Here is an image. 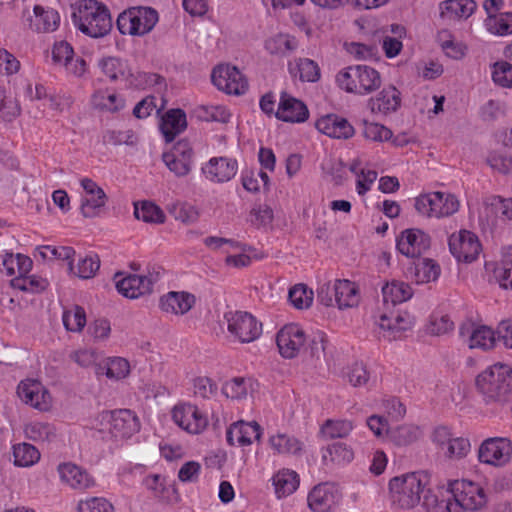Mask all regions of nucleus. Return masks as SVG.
Segmentation results:
<instances>
[{
	"instance_id": "nucleus-1",
	"label": "nucleus",
	"mask_w": 512,
	"mask_h": 512,
	"mask_svg": "<svg viewBox=\"0 0 512 512\" xmlns=\"http://www.w3.org/2000/svg\"><path fill=\"white\" fill-rule=\"evenodd\" d=\"M72 22L76 29L91 38L106 36L112 29L108 7L98 0H78L71 5Z\"/></svg>"
},
{
	"instance_id": "nucleus-2",
	"label": "nucleus",
	"mask_w": 512,
	"mask_h": 512,
	"mask_svg": "<svg viewBox=\"0 0 512 512\" xmlns=\"http://www.w3.org/2000/svg\"><path fill=\"white\" fill-rule=\"evenodd\" d=\"M475 385L486 404L503 405L512 399V368L495 363L477 375Z\"/></svg>"
},
{
	"instance_id": "nucleus-3",
	"label": "nucleus",
	"mask_w": 512,
	"mask_h": 512,
	"mask_svg": "<svg viewBox=\"0 0 512 512\" xmlns=\"http://www.w3.org/2000/svg\"><path fill=\"white\" fill-rule=\"evenodd\" d=\"M337 87L346 93L358 96L369 95L381 87L380 73L368 65H350L335 75Z\"/></svg>"
},
{
	"instance_id": "nucleus-4",
	"label": "nucleus",
	"mask_w": 512,
	"mask_h": 512,
	"mask_svg": "<svg viewBox=\"0 0 512 512\" xmlns=\"http://www.w3.org/2000/svg\"><path fill=\"white\" fill-rule=\"evenodd\" d=\"M430 483V474L418 471L392 478L389 490L394 504L401 508L415 507Z\"/></svg>"
},
{
	"instance_id": "nucleus-5",
	"label": "nucleus",
	"mask_w": 512,
	"mask_h": 512,
	"mask_svg": "<svg viewBox=\"0 0 512 512\" xmlns=\"http://www.w3.org/2000/svg\"><path fill=\"white\" fill-rule=\"evenodd\" d=\"M159 21L158 12L148 6H133L121 12L116 20L120 34L143 37L149 34Z\"/></svg>"
},
{
	"instance_id": "nucleus-6",
	"label": "nucleus",
	"mask_w": 512,
	"mask_h": 512,
	"mask_svg": "<svg viewBox=\"0 0 512 512\" xmlns=\"http://www.w3.org/2000/svg\"><path fill=\"white\" fill-rule=\"evenodd\" d=\"M450 489L452 498L446 502L447 512L476 511L487 502L484 489L470 480H456L450 484Z\"/></svg>"
},
{
	"instance_id": "nucleus-7",
	"label": "nucleus",
	"mask_w": 512,
	"mask_h": 512,
	"mask_svg": "<svg viewBox=\"0 0 512 512\" xmlns=\"http://www.w3.org/2000/svg\"><path fill=\"white\" fill-rule=\"evenodd\" d=\"M414 207L423 217L440 219L455 214L459 210L460 202L450 192L433 191L416 197Z\"/></svg>"
},
{
	"instance_id": "nucleus-8",
	"label": "nucleus",
	"mask_w": 512,
	"mask_h": 512,
	"mask_svg": "<svg viewBox=\"0 0 512 512\" xmlns=\"http://www.w3.org/2000/svg\"><path fill=\"white\" fill-rule=\"evenodd\" d=\"M102 430H107L115 440L132 437L140 430V421L136 414L128 409L101 413Z\"/></svg>"
},
{
	"instance_id": "nucleus-9",
	"label": "nucleus",
	"mask_w": 512,
	"mask_h": 512,
	"mask_svg": "<svg viewBox=\"0 0 512 512\" xmlns=\"http://www.w3.org/2000/svg\"><path fill=\"white\" fill-rule=\"evenodd\" d=\"M57 473L61 484L70 490L85 493L97 491L99 484L94 475L85 467L74 462L67 461L59 463Z\"/></svg>"
},
{
	"instance_id": "nucleus-10",
	"label": "nucleus",
	"mask_w": 512,
	"mask_h": 512,
	"mask_svg": "<svg viewBox=\"0 0 512 512\" xmlns=\"http://www.w3.org/2000/svg\"><path fill=\"white\" fill-rule=\"evenodd\" d=\"M512 458V441L507 437H490L478 448L480 463L492 467H504Z\"/></svg>"
},
{
	"instance_id": "nucleus-11",
	"label": "nucleus",
	"mask_w": 512,
	"mask_h": 512,
	"mask_svg": "<svg viewBox=\"0 0 512 512\" xmlns=\"http://www.w3.org/2000/svg\"><path fill=\"white\" fill-rule=\"evenodd\" d=\"M229 334L240 343H250L262 334V323L252 314L243 311L226 315Z\"/></svg>"
},
{
	"instance_id": "nucleus-12",
	"label": "nucleus",
	"mask_w": 512,
	"mask_h": 512,
	"mask_svg": "<svg viewBox=\"0 0 512 512\" xmlns=\"http://www.w3.org/2000/svg\"><path fill=\"white\" fill-rule=\"evenodd\" d=\"M307 336L298 324H287L276 334V345L285 359L296 358L304 350Z\"/></svg>"
},
{
	"instance_id": "nucleus-13",
	"label": "nucleus",
	"mask_w": 512,
	"mask_h": 512,
	"mask_svg": "<svg viewBox=\"0 0 512 512\" xmlns=\"http://www.w3.org/2000/svg\"><path fill=\"white\" fill-rule=\"evenodd\" d=\"M211 80L219 90L230 95H242L248 89L247 79L235 66H217L212 71Z\"/></svg>"
},
{
	"instance_id": "nucleus-14",
	"label": "nucleus",
	"mask_w": 512,
	"mask_h": 512,
	"mask_svg": "<svg viewBox=\"0 0 512 512\" xmlns=\"http://www.w3.org/2000/svg\"><path fill=\"white\" fill-rule=\"evenodd\" d=\"M448 244L451 254L457 261L465 263H471L476 260L481 251V244L478 237L467 230L453 233L449 237Z\"/></svg>"
},
{
	"instance_id": "nucleus-15",
	"label": "nucleus",
	"mask_w": 512,
	"mask_h": 512,
	"mask_svg": "<svg viewBox=\"0 0 512 512\" xmlns=\"http://www.w3.org/2000/svg\"><path fill=\"white\" fill-rule=\"evenodd\" d=\"M342 493L332 483H321L316 485L308 494L307 502L313 512H331L340 503Z\"/></svg>"
},
{
	"instance_id": "nucleus-16",
	"label": "nucleus",
	"mask_w": 512,
	"mask_h": 512,
	"mask_svg": "<svg viewBox=\"0 0 512 512\" xmlns=\"http://www.w3.org/2000/svg\"><path fill=\"white\" fill-rule=\"evenodd\" d=\"M17 395L23 403L37 410L48 411L51 407L49 391L37 380H22L17 386Z\"/></svg>"
},
{
	"instance_id": "nucleus-17",
	"label": "nucleus",
	"mask_w": 512,
	"mask_h": 512,
	"mask_svg": "<svg viewBox=\"0 0 512 512\" xmlns=\"http://www.w3.org/2000/svg\"><path fill=\"white\" fill-rule=\"evenodd\" d=\"M172 418L179 427L191 434L201 433L208 425L207 416L192 404L175 406Z\"/></svg>"
},
{
	"instance_id": "nucleus-18",
	"label": "nucleus",
	"mask_w": 512,
	"mask_h": 512,
	"mask_svg": "<svg viewBox=\"0 0 512 512\" xmlns=\"http://www.w3.org/2000/svg\"><path fill=\"white\" fill-rule=\"evenodd\" d=\"M193 155L190 142L182 139L174 145L171 152L163 155V161L171 172L178 177H182L190 172Z\"/></svg>"
},
{
	"instance_id": "nucleus-19",
	"label": "nucleus",
	"mask_w": 512,
	"mask_h": 512,
	"mask_svg": "<svg viewBox=\"0 0 512 512\" xmlns=\"http://www.w3.org/2000/svg\"><path fill=\"white\" fill-rule=\"evenodd\" d=\"M80 185L84 190L81 196V213L86 218H93L105 206L107 196L104 190L90 178H82Z\"/></svg>"
},
{
	"instance_id": "nucleus-20",
	"label": "nucleus",
	"mask_w": 512,
	"mask_h": 512,
	"mask_svg": "<svg viewBox=\"0 0 512 512\" xmlns=\"http://www.w3.org/2000/svg\"><path fill=\"white\" fill-rule=\"evenodd\" d=\"M204 177L216 184L226 183L232 180L238 171L236 159L221 156L212 157L201 168Z\"/></svg>"
},
{
	"instance_id": "nucleus-21",
	"label": "nucleus",
	"mask_w": 512,
	"mask_h": 512,
	"mask_svg": "<svg viewBox=\"0 0 512 512\" xmlns=\"http://www.w3.org/2000/svg\"><path fill=\"white\" fill-rule=\"evenodd\" d=\"M430 237L420 229H406L396 240L397 250L408 258L419 257L430 247Z\"/></svg>"
},
{
	"instance_id": "nucleus-22",
	"label": "nucleus",
	"mask_w": 512,
	"mask_h": 512,
	"mask_svg": "<svg viewBox=\"0 0 512 512\" xmlns=\"http://www.w3.org/2000/svg\"><path fill=\"white\" fill-rule=\"evenodd\" d=\"M159 279V273H149V275H128L116 281L117 291L126 298L136 299L142 295L150 293L153 284Z\"/></svg>"
},
{
	"instance_id": "nucleus-23",
	"label": "nucleus",
	"mask_w": 512,
	"mask_h": 512,
	"mask_svg": "<svg viewBox=\"0 0 512 512\" xmlns=\"http://www.w3.org/2000/svg\"><path fill=\"white\" fill-rule=\"evenodd\" d=\"M459 334L470 349L489 350L495 346L497 340H500L497 331L485 325L461 326Z\"/></svg>"
},
{
	"instance_id": "nucleus-24",
	"label": "nucleus",
	"mask_w": 512,
	"mask_h": 512,
	"mask_svg": "<svg viewBox=\"0 0 512 512\" xmlns=\"http://www.w3.org/2000/svg\"><path fill=\"white\" fill-rule=\"evenodd\" d=\"M262 429L256 421L245 422L243 420L232 423L226 431L227 443L231 446H249L255 440H259Z\"/></svg>"
},
{
	"instance_id": "nucleus-25",
	"label": "nucleus",
	"mask_w": 512,
	"mask_h": 512,
	"mask_svg": "<svg viewBox=\"0 0 512 512\" xmlns=\"http://www.w3.org/2000/svg\"><path fill=\"white\" fill-rule=\"evenodd\" d=\"M275 117L284 122L302 123L308 119L309 111L302 101L282 92Z\"/></svg>"
},
{
	"instance_id": "nucleus-26",
	"label": "nucleus",
	"mask_w": 512,
	"mask_h": 512,
	"mask_svg": "<svg viewBox=\"0 0 512 512\" xmlns=\"http://www.w3.org/2000/svg\"><path fill=\"white\" fill-rule=\"evenodd\" d=\"M196 298L186 291H170L160 298L159 305L163 312L184 315L195 305Z\"/></svg>"
},
{
	"instance_id": "nucleus-27",
	"label": "nucleus",
	"mask_w": 512,
	"mask_h": 512,
	"mask_svg": "<svg viewBox=\"0 0 512 512\" xmlns=\"http://www.w3.org/2000/svg\"><path fill=\"white\" fill-rule=\"evenodd\" d=\"M316 128L319 132L331 138L348 139L354 135L353 126L345 118L334 114L318 119Z\"/></svg>"
},
{
	"instance_id": "nucleus-28",
	"label": "nucleus",
	"mask_w": 512,
	"mask_h": 512,
	"mask_svg": "<svg viewBox=\"0 0 512 512\" xmlns=\"http://www.w3.org/2000/svg\"><path fill=\"white\" fill-rule=\"evenodd\" d=\"M400 103V92L394 86H388L368 100V107L373 114L388 115L395 112Z\"/></svg>"
},
{
	"instance_id": "nucleus-29",
	"label": "nucleus",
	"mask_w": 512,
	"mask_h": 512,
	"mask_svg": "<svg viewBox=\"0 0 512 512\" xmlns=\"http://www.w3.org/2000/svg\"><path fill=\"white\" fill-rule=\"evenodd\" d=\"M332 291L334 292L335 303L339 309L353 308L359 304L360 293L358 286L350 280H336Z\"/></svg>"
},
{
	"instance_id": "nucleus-30",
	"label": "nucleus",
	"mask_w": 512,
	"mask_h": 512,
	"mask_svg": "<svg viewBox=\"0 0 512 512\" xmlns=\"http://www.w3.org/2000/svg\"><path fill=\"white\" fill-rule=\"evenodd\" d=\"M34 15L30 18V27L36 32H53L60 25V15L50 7L35 5Z\"/></svg>"
},
{
	"instance_id": "nucleus-31",
	"label": "nucleus",
	"mask_w": 512,
	"mask_h": 512,
	"mask_svg": "<svg viewBox=\"0 0 512 512\" xmlns=\"http://www.w3.org/2000/svg\"><path fill=\"white\" fill-rule=\"evenodd\" d=\"M271 481L276 497L282 499L292 495L298 489L300 477L296 471L283 468L273 475Z\"/></svg>"
},
{
	"instance_id": "nucleus-32",
	"label": "nucleus",
	"mask_w": 512,
	"mask_h": 512,
	"mask_svg": "<svg viewBox=\"0 0 512 512\" xmlns=\"http://www.w3.org/2000/svg\"><path fill=\"white\" fill-rule=\"evenodd\" d=\"M476 7L473 0H445L439 5L440 16L448 21L466 19L474 13Z\"/></svg>"
},
{
	"instance_id": "nucleus-33",
	"label": "nucleus",
	"mask_w": 512,
	"mask_h": 512,
	"mask_svg": "<svg viewBox=\"0 0 512 512\" xmlns=\"http://www.w3.org/2000/svg\"><path fill=\"white\" fill-rule=\"evenodd\" d=\"M187 126L186 114L181 109L168 110L162 117L160 130L167 142H172L175 137L185 130Z\"/></svg>"
},
{
	"instance_id": "nucleus-34",
	"label": "nucleus",
	"mask_w": 512,
	"mask_h": 512,
	"mask_svg": "<svg viewBox=\"0 0 512 512\" xmlns=\"http://www.w3.org/2000/svg\"><path fill=\"white\" fill-rule=\"evenodd\" d=\"M378 324L382 330L387 332V337L390 340H395L399 338L404 331L411 328L412 321L407 314L397 312L388 315L384 313L379 317Z\"/></svg>"
},
{
	"instance_id": "nucleus-35",
	"label": "nucleus",
	"mask_w": 512,
	"mask_h": 512,
	"mask_svg": "<svg viewBox=\"0 0 512 512\" xmlns=\"http://www.w3.org/2000/svg\"><path fill=\"white\" fill-rule=\"evenodd\" d=\"M32 265L31 258L26 255L5 252L2 255V268H0V272L5 273L9 277L22 276L31 271Z\"/></svg>"
},
{
	"instance_id": "nucleus-36",
	"label": "nucleus",
	"mask_w": 512,
	"mask_h": 512,
	"mask_svg": "<svg viewBox=\"0 0 512 512\" xmlns=\"http://www.w3.org/2000/svg\"><path fill=\"white\" fill-rule=\"evenodd\" d=\"M98 67L112 82L119 80L125 81L129 72L127 62L114 56L103 57L100 59Z\"/></svg>"
},
{
	"instance_id": "nucleus-37",
	"label": "nucleus",
	"mask_w": 512,
	"mask_h": 512,
	"mask_svg": "<svg viewBox=\"0 0 512 512\" xmlns=\"http://www.w3.org/2000/svg\"><path fill=\"white\" fill-rule=\"evenodd\" d=\"M383 301L385 304L403 303L409 300L413 295L411 286L402 281H391L382 288Z\"/></svg>"
},
{
	"instance_id": "nucleus-38",
	"label": "nucleus",
	"mask_w": 512,
	"mask_h": 512,
	"mask_svg": "<svg viewBox=\"0 0 512 512\" xmlns=\"http://www.w3.org/2000/svg\"><path fill=\"white\" fill-rule=\"evenodd\" d=\"M289 72L294 77H299L302 82H317L320 79L318 64L308 58H299L289 64Z\"/></svg>"
},
{
	"instance_id": "nucleus-39",
	"label": "nucleus",
	"mask_w": 512,
	"mask_h": 512,
	"mask_svg": "<svg viewBox=\"0 0 512 512\" xmlns=\"http://www.w3.org/2000/svg\"><path fill=\"white\" fill-rule=\"evenodd\" d=\"M92 104L102 111L117 112L124 108L125 100L119 94L105 89L98 90L93 94Z\"/></svg>"
},
{
	"instance_id": "nucleus-40",
	"label": "nucleus",
	"mask_w": 512,
	"mask_h": 512,
	"mask_svg": "<svg viewBox=\"0 0 512 512\" xmlns=\"http://www.w3.org/2000/svg\"><path fill=\"white\" fill-rule=\"evenodd\" d=\"M269 443L277 453L288 455H299L304 446L299 439L284 433L271 436Z\"/></svg>"
},
{
	"instance_id": "nucleus-41",
	"label": "nucleus",
	"mask_w": 512,
	"mask_h": 512,
	"mask_svg": "<svg viewBox=\"0 0 512 512\" xmlns=\"http://www.w3.org/2000/svg\"><path fill=\"white\" fill-rule=\"evenodd\" d=\"M441 273V268L432 259H420L414 268V279L419 284L429 283L436 281Z\"/></svg>"
},
{
	"instance_id": "nucleus-42",
	"label": "nucleus",
	"mask_w": 512,
	"mask_h": 512,
	"mask_svg": "<svg viewBox=\"0 0 512 512\" xmlns=\"http://www.w3.org/2000/svg\"><path fill=\"white\" fill-rule=\"evenodd\" d=\"M47 279L38 275L24 274L11 279V286L23 292L39 293L48 287Z\"/></svg>"
},
{
	"instance_id": "nucleus-43",
	"label": "nucleus",
	"mask_w": 512,
	"mask_h": 512,
	"mask_svg": "<svg viewBox=\"0 0 512 512\" xmlns=\"http://www.w3.org/2000/svg\"><path fill=\"white\" fill-rule=\"evenodd\" d=\"M14 465L31 467L40 460V452L29 443H18L13 446Z\"/></svg>"
},
{
	"instance_id": "nucleus-44",
	"label": "nucleus",
	"mask_w": 512,
	"mask_h": 512,
	"mask_svg": "<svg viewBox=\"0 0 512 512\" xmlns=\"http://www.w3.org/2000/svg\"><path fill=\"white\" fill-rule=\"evenodd\" d=\"M488 32L496 36L512 35V12H502L485 19Z\"/></svg>"
},
{
	"instance_id": "nucleus-45",
	"label": "nucleus",
	"mask_w": 512,
	"mask_h": 512,
	"mask_svg": "<svg viewBox=\"0 0 512 512\" xmlns=\"http://www.w3.org/2000/svg\"><path fill=\"white\" fill-rule=\"evenodd\" d=\"M354 429V424L350 420H332L328 419L321 426L320 432L325 439L345 438Z\"/></svg>"
},
{
	"instance_id": "nucleus-46",
	"label": "nucleus",
	"mask_w": 512,
	"mask_h": 512,
	"mask_svg": "<svg viewBox=\"0 0 512 512\" xmlns=\"http://www.w3.org/2000/svg\"><path fill=\"white\" fill-rule=\"evenodd\" d=\"M421 434V429L418 426L403 424L390 430L389 438L398 446H407L417 441Z\"/></svg>"
},
{
	"instance_id": "nucleus-47",
	"label": "nucleus",
	"mask_w": 512,
	"mask_h": 512,
	"mask_svg": "<svg viewBox=\"0 0 512 512\" xmlns=\"http://www.w3.org/2000/svg\"><path fill=\"white\" fill-rule=\"evenodd\" d=\"M297 48V41L287 34H278L265 41V49L274 55H285Z\"/></svg>"
},
{
	"instance_id": "nucleus-48",
	"label": "nucleus",
	"mask_w": 512,
	"mask_h": 512,
	"mask_svg": "<svg viewBox=\"0 0 512 512\" xmlns=\"http://www.w3.org/2000/svg\"><path fill=\"white\" fill-rule=\"evenodd\" d=\"M134 215L137 219L147 223H163L165 221V214L162 209L156 204L143 201L140 204H135Z\"/></svg>"
},
{
	"instance_id": "nucleus-49",
	"label": "nucleus",
	"mask_w": 512,
	"mask_h": 512,
	"mask_svg": "<svg viewBox=\"0 0 512 512\" xmlns=\"http://www.w3.org/2000/svg\"><path fill=\"white\" fill-rule=\"evenodd\" d=\"M25 434L33 441H51L55 437V428L49 423L34 421L26 425Z\"/></svg>"
},
{
	"instance_id": "nucleus-50",
	"label": "nucleus",
	"mask_w": 512,
	"mask_h": 512,
	"mask_svg": "<svg viewBox=\"0 0 512 512\" xmlns=\"http://www.w3.org/2000/svg\"><path fill=\"white\" fill-rule=\"evenodd\" d=\"M62 320L68 331L80 332L86 324L85 310L80 306H74L63 312Z\"/></svg>"
},
{
	"instance_id": "nucleus-51",
	"label": "nucleus",
	"mask_w": 512,
	"mask_h": 512,
	"mask_svg": "<svg viewBox=\"0 0 512 512\" xmlns=\"http://www.w3.org/2000/svg\"><path fill=\"white\" fill-rule=\"evenodd\" d=\"M492 80L500 87L512 89V63L508 61L494 63Z\"/></svg>"
},
{
	"instance_id": "nucleus-52",
	"label": "nucleus",
	"mask_w": 512,
	"mask_h": 512,
	"mask_svg": "<svg viewBox=\"0 0 512 512\" xmlns=\"http://www.w3.org/2000/svg\"><path fill=\"white\" fill-rule=\"evenodd\" d=\"M130 373V364L123 357H110L106 361V376L109 379L121 380Z\"/></svg>"
},
{
	"instance_id": "nucleus-53",
	"label": "nucleus",
	"mask_w": 512,
	"mask_h": 512,
	"mask_svg": "<svg viewBox=\"0 0 512 512\" xmlns=\"http://www.w3.org/2000/svg\"><path fill=\"white\" fill-rule=\"evenodd\" d=\"M362 133L365 139L374 142H384L392 137V131L389 128L382 124L369 122L367 120L363 121Z\"/></svg>"
},
{
	"instance_id": "nucleus-54",
	"label": "nucleus",
	"mask_w": 512,
	"mask_h": 512,
	"mask_svg": "<svg viewBox=\"0 0 512 512\" xmlns=\"http://www.w3.org/2000/svg\"><path fill=\"white\" fill-rule=\"evenodd\" d=\"M470 451L471 443L468 438L454 436L443 451V454L449 459H462L465 458Z\"/></svg>"
},
{
	"instance_id": "nucleus-55",
	"label": "nucleus",
	"mask_w": 512,
	"mask_h": 512,
	"mask_svg": "<svg viewBox=\"0 0 512 512\" xmlns=\"http://www.w3.org/2000/svg\"><path fill=\"white\" fill-rule=\"evenodd\" d=\"M100 268V260L97 255H87L78 260L76 270L73 273L81 279L92 278Z\"/></svg>"
},
{
	"instance_id": "nucleus-56",
	"label": "nucleus",
	"mask_w": 512,
	"mask_h": 512,
	"mask_svg": "<svg viewBox=\"0 0 512 512\" xmlns=\"http://www.w3.org/2000/svg\"><path fill=\"white\" fill-rule=\"evenodd\" d=\"M497 279L501 288L512 290V246L503 252L502 268L497 272Z\"/></svg>"
},
{
	"instance_id": "nucleus-57",
	"label": "nucleus",
	"mask_w": 512,
	"mask_h": 512,
	"mask_svg": "<svg viewBox=\"0 0 512 512\" xmlns=\"http://www.w3.org/2000/svg\"><path fill=\"white\" fill-rule=\"evenodd\" d=\"M199 117L208 122L227 123L230 120L231 114L223 105H206L199 109Z\"/></svg>"
},
{
	"instance_id": "nucleus-58",
	"label": "nucleus",
	"mask_w": 512,
	"mask_h": 512,
	"mask_svg": "<svg viewBox=\"0 0 512 512\" xmlns=\"http://www.w3.org/2000/svg\"><path fill=\"white\" fill-rule=\"evenodd\" d=\"M223 394L231 399H242L248 393V380L243 377H235L226 381L222 387Z\"/></svg>"
},
{
	"instance_id": "nucleus-59",
	"label": "nucleus",
	"mask_w": 512,
	"mask_h": 512,
	"mask_svg": "<svg viewBox=\"0 0 512 512\" xmlns=\"http://www.w3.org/2000/svg\"><path fill=\"white\" fill-rule=\"evenodd\" d=\"M288 297L294 307L303 309L312 304L313 292L308 290L305 285L298 284L289 290Z\"/></svg>"
},
{
	"instance_id": "nucleus-60",
	"label": "nucleus",
	"mask_w": 512,
	"mask_h": 512,
	"mask_svg": "<svg viewBox=\"0 0 512 512\" xmlns=\"http://www.w3.org/2000/svg\"><path fill=\"white\" fill-rule=\"evenodd\" d=\"M486 205L501 219L512 220V198L491 196L487 198Z\"/></svg>"
},
{
	"instance_id": "nucleus-61",
	"label": "nucleus",
	"mask_w": 512,
	"mask_h": 512,
	"mask_svg": "<svg viewBox=\"0 0 512 512\" xmlns=\"http://www.w3.org/2000/svg\"><path fill=\"white\" fill-rule=\"evenodd\" d=\"M79 512H114L113 505L104 497H90L78 502Z\"/></svg>"
},
{
	"instance_id": "nucleus-62",
	"label": "nucleus",
	"mask_w": 512,
	"mask_h": 512,
	"mask_svg": "<svg viewBox=\"0 0 512 512\" xmlns=\"http://www.w3.org/2000/svg\"><path fill=\"white\" fill-rule=\"evenodd\" d=\"M489 166L502 174H508L512 170V156L503 151H493L487 158Z\"/></svg>"
},
{
	"instance_id": "nucleus-63",
	"label": "nucleus",
	"mask_w": 512,
	"mask_h": 512,
	"mask_svg": "<svg viewBox=\"0 0 512 512\" xmlns=\"http://www.w3.org/2000/svg\"><path fill=\"white\" fill-rule=\"evenodd\" d=\"M250 221L257 227H265L272 223L273 210L267 204H256L250 211Z\"/></svg>"
},
{
	"instance_id": "nucleus-64",
	"label": "nucleus",
	"mask_w": 512,
	"mask_h": 512,
	"mask_svg": "<svg viewBox=\"0 0 512 512\" xmlns=\"http://www.w3.org/2000/svg\"><path fill=\"white\" fill-rule=\"evenodd\" d=\"M453 328L454 323L448 316H433L426 327V331L430 335L440 336L452 331Z\"/></svg>"
}]
</instances>
